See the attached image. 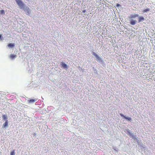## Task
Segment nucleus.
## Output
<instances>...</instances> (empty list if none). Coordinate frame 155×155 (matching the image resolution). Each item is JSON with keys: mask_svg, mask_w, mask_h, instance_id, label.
I'll list each match as a JSON object with an SVG mask.
<instances>
[{"mask_svg": "<svg viewBox=\"0 0 155 155\" xmlns=\"http://www.w3.org/2000/svg\"><path fill=\"white\" fill-rule=\"evenodd\" d=\"M83 12V13H85L86 12V10H84L82 11Z\"/></svg>", "mask_w": 155, "mask_h": 155, "instance_id": "6ab92c4d", "label": "nucleus"}, {"mask_svg": "<svg viewBox=\"0 0 155 155\" xmlns=\"http://www.w3.org/2000/svg\"><path fill=\"white\" fill-rule=\"evenodd\" d=\"M93 54L97 58V59L98 60H100L101 59V58L95 52H93Z\"/></svg>", "mask_w": 155, "mask_h": 155, "instance_id": "0eeeda50", "label": "nucleus"}, {"mask_svg": "<svg viewBox=\"0 0 155 155\" xmlns=\"http://www.w3.org/2000/svg\"><path fill=\"white\" fill-rule=\"evenodd\" d=\"M28 55H27L26 57V59L28 60Z\"/></svg>", "mask_w": 155, "mask_h": 155, "instance_id": "a211bd4d", "label": "nucleus"}, {"mask_svg": "<svg viewBox=\"0 0 155 155\" xmlns=\"http://www.w3.org/2000/svg\"><path fill=\"white\" fill-rule=\"evenodd\" d=\"M0 13L1 14H5V12L4 10H2L0 11Z\"/></svg>", "mask_w": 155, "mask_h": 155, "instance_id": "ddd939ff", "label": "nucleus"}, {"mask_svg": "<svg viewBox=\"0 0 155 155\" xmlns=\"http://www.w3.org/2000/svg\"><path fill=\"white\" fill-rule=\"evenodd\" d=\"M62 66L64 68H67V65L65 63H62Z\"/></svg>", "mask_w": 155, "mask_h": 155, "instance_id": "9b49d317", "label": "nucleus"}, {"mask_svg": "<svg viewBox=\"0 0 155 155\" xmlns=\"http://www.w3.org/2000/svg\"><path fill=\"white\" fill-rule=\"evenodd\" d=\"M120 114L121 116L123 117L125 119L128 120L130 121L131 120V118L130 117H126V116H124V115L122 113H120Z\"/></svg>", "mask_w": 155, "mask_h": 155, "instance_id": "20e7f679", "label": "nucleus"}, {"mask_svg": "<svg viewBox=\"0 0 155 155\" xmlns=\"http://www.w3.org/2000/svg\"><path fill=\"white\" fill-rule=\"evenodd\" d=\"M15 153L14 150L12 151L10 153V155H15Z\"/></svg>", "mask_w": 155, "mask_h": 155, "instance_id": "4468645a", "label": "nucleus"}, {"mask_svg": "<svg viewBox=\"0 0 155 155\" xmlns=\"http://www.w3.org/2000/svg\"><path fill=\"white\" fill-rule=\"evenodd\" d=\"M2 118L3 120H4L5 121L7 120L8 116L7 114H4L2 116Z\"/></svg>", "mask_w": 155, "mask_h": 155, "instance_id": "423d86ee", "label": "nucleus"}, {"mask_svg": "<svg viewBox=\"0 0 155 155\" xmlns=\"http://www.w3.org/2000/svg\"><path fill=\"white\" fill-rule=\"evenodd\" d=\"M8 47L9 48H13L15 46V43H10L8 45Z\"/></svg>", "mask_w": 155, "mask_h": 155, "instance_id": "39448f33", "label": "nucleus"}, {"mask_svg": "<svg viewBox=\"0 0 155 155\" xmlns=\"http://www.w3.org/2000/svg\"><path fill=\"white\" fill-rule=\"evenodd\" d=\"M8 120H6V121L2 125V128H5L6 127H8Z\"/></svg>", "mask_w": 155, "mask_h": 155, "instance_id": "7ed1b4c3", "label": "nucleus"}, {"mask_svg": "<svg viewBox=\"0 0 155 155\" xmlns=\"http://www.w3.org/2000/svg\"><path fill=\"white\" fill-rule=\"evenodd\" d=\"M38 100V99L35 98L34 99H32L30 100V103H33L34 102L36 101L37 100Z\"/></svg>", "mask_w": 155, "mask_h": 155, "instance_id": "1a4fd4ad", "label": "nucleus"}, {"mask_svg": "<svg viewBox=\"0 0 155 155\" xmlns=\"http://www.w3.org/2000/svg\"><path fill=\"white\" fill-rule=\"evenodd\" d=\"M144 18L143 16H140L138 18L139 22H140L142 21H144Z\"/></svg>", "mask_w": 155, "mask_h": 155, "instance_id": "6e6552de", "label": "nucleus"}, {"mask_svg": "<svg viewBox=\"0 0 155 155\" xmlns=\"http://www.w3.org/2000/svg\"><path fill=\"white\" fill-rule=\"evenodd\" d=\"M129 130L128 131V135H131V133L130 131L129 130Z\"/></svg>", "mask_w": 155, "mask_h": 155, "instance_id": "2eb2a0df", "label": "nucleus"}, {"mask_svg": "<svg viewBox=\"0 0 155 155\" xmlns=\"http://www.w3.org/2000/svg\"><path fill=\"white\" fill-rule=\"evenodd\" d=\"M2 35H0V40H2Z\"/></svg>", "mask_w": 155, "mask_h": 155, "instance_id": "dca6fc26", "label": "nucleus"}, {"mask_svg": "<svg viewBox=\"0 0 155 155\" xmlns=\"http://www.w3.org/2000/svg\"><path fill=\"white\" fill-rule=\"evenodd\" d=\"M17 5L20 7L21 9H23L24 10L26 8V6L23 3L21 0H15Z\"/></svg>", "mask_w": 155, "mask_h": 155, "instance_id": "f03ea898", "label": "nucleus"}, {"mask_svg": "<svg viewBox=\"0 0 155 155\" xmlns=\"http://www.w3.org/2000/svg\"><path fill=\"white\" fill-rule=\"evenodd\" d=\"M138 16L139 15L138 14H136L134 15H132L129 17L130 19V23L131 25H134L136 24L137 22V21L133 20V18L138 17Z\"/></svg>", "mask_w": 155, "mask_h": 155, "instance_id": "f257e3e1", "label": "nucleus"}, {"mask_svg": "<svg viewBox=\"0 0 155 155\" xmlns=\"http://www.w3.org/2000/svg\"><path fill=\"white\" fill-rule=\"evenodd\" d=\"M150 9L149 8H147V9H144L143 11V12H148L150 11Z\"/></svg>", "mask_w": 155, "mask_h": 155, "instance_id": "f8f14e48", "label": "nucleus"}, {"mask_svg": "<svg viewBox=\"0 0 155 155\" xmlns=\"http://www.w3.org/2000/svg\"><path fill=\"white\" fill-rule=\"evenodd\" d=\"M120 6V5L119 4L117 3V4H116V6H117V7H119V6Z\"/></svg>", "mask_w": 155, "mask_h": 155, "instance_id": "f3484780", "label": "nucleus"}, {"mask_svg": "<svg viewBox=\"0 0 155 155\" xmlns=\"http://www.w3.org/2000/svg\"><path fill=\"white\" fill-rule=\"evenodd\" d=\"M16 55L15 54H11L10 56V57L11 59H13L14 58H16Z\"/></svg>", "mask_w": 155, "mask_h": 155, "instance_id": "9d476101", "label": "nucleus"}]
</instances>
